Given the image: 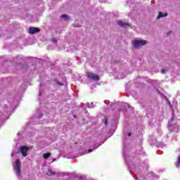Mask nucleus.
<instances>
[{"instance_id":"1","label":"nucleus","mask_w":180,"mask_h":180,"mask_svg":"<svg viewBox=\"0 0 180 180\" xmlns=\"http://www.w3.org/2000/svg\"><path fill=\"white\" fill-rule=\"evenodd\" d=\"M22 165V163L20 162V160H16L15 163L13 166V169L15 171V174L18 178H20V174L22 172L20 167Z\"/></svg>"},{"instance_id":"2","label":"nucleus","mask_w":180,"mask_h":180,"mask_svg":"<svg viewBox=\"0 0 180 180\" xmlns=\"http://www.w3.org/2000/svg\"><path fill=\"white\" fill-rule=\"evenodd\" d=\"M147 44V41L146 40H138V39H135L134 41V46L135 47V49H140L142 46H146V44Z\"/></svg>"},{"instance_id":"3","label":"nucleus","mask_w":180,"mask_h":180,"mask_svg":"<svg viewBox=\"0 0 180 180\" xmlns=\"http://www.w3.org/2000/svg\"><path fill=\"white\" fill-rule=\"evenodd\" d=\"M87 78H91V79H94V81H99V76L96 74H94L92 72L86 73Z\"/></svg>"},{"instance_id":"4","label":"nucleus","mask_w":180,"mask_h":180,"mask_svg":"<svg viewBox=\"0 0 180 180\" xmlns=\"http://www.w3.org/2000/svg\"><path fill=\"white\" fill-rule=\"evenodd\" d=\"M27 151H29V147L27 146H21L20 148L22 157H27Z\"/></svg>"},{"instance_id":"5","label":"nucleus","mask_w":180,"mask_h":180,"mask_svg":"<svg viewBox=\"0 0 180 180\" xmlns=\"http://www.w3.org/2000/svg\"><path fill=\"white\" fill-rule=\"evenodd\" d=\"M30 34H36V33H39L40 32V28L31 27L28 30Z\"/></svg>"},{"instance_id":"6","label":"nucleus","mask_w":180,"mask_h":180,"mask_svg":"<svg viewBox=\"0 0 180 180\" xmlns=\"http://www.w3.org/2000/svg\"><path fill=\"white\" fill-rule=\"evenodd\" d=\"M117 25H119V26H120L121 27H126V26H130V25L127 22H124L122 21H119L117 22Z\"/></svg>"},{"instance_id":"7","label":"nucleus","mask_w":180,"mask_h":180,"mask_svg":"<svg viewBox=\"0 0 180 180\" xmlns=\"http://www.w3.org/2000/svg\"><path fill=\"white\" fill-rule=\"evenodd\" d=\"M165 16H168V13H166L164 14L162 12H160L156 19H161V18H165Z\"/></svg>"},{"instance_id":"8","label":"nucleus","mask_w":180,"mask_h":180,"mask_svg":"<svg viewBox=\"0 0 180 180\" xmlns=\"http://www.w3.org/2000/svg\"><path fill=\"white\" fill-rule=\"evenodd\" d=\"M51 153H46L43 155V158H44V160H47V158H49V157H51Z\"/></svg>"},{"instance_id":"9","label":"nucleus","mask_w":180,"mask_h":180,"mask_svg":"<svg viewBox=\"0 0 180 180\" xmlns=\"http://www.w3.org/2000/svg\"><path fill=\"white\" fill-rule=\"evenodd\" d=\"M47 175H49L50 176L53 175H56V172H53L51 169H49L47 172Z\"/></svg>"},{"instance_id":"10","label":"nucleus","mask_w":180,"mask_h":180,"mask_svg":"<svg viewBox=\"0 0 180 180\" xmlns=\"http://www.w3.org/2000/svg\"><path fill=\"white\" fill-rule=\"evenodd\" d=\"M179 165H180V156H179L178 158H177V162L176 163V167H178Z\"/></svg>"},{"instance_id":"11","label":"nucleus","mask_w":180,"mask_h":180,"mask_svg":"<svg viewBox=\"0 0 180 180\" xmlns=\"http://www.w3.org/2000/svg\"><path fill=\"white\" fill-rule=\"evenodd\" d=\"M61 18H63V19H68V15H67L65 14H63V15H61Z\"/></svg>"},{"instance_id":"12","label":"nucleus","mask_w":180,"mask_h":180,"mask_svg":"<svg viewBox=\"0 0 180 180\" xmlns=\"http://www.w3.org/2000/svg\"><path fill=\"white\" fill-rule=\"evenodd\" d=\"M167 73V70L162 69V74H166Z\"/></svg>"},{"instance_id":"13","label":"nucleus","mask_w":180,"mask_h":180,"mask_svg":"<svg viewBox=\"0 0 180 180\" xmlns=\"http://www.w3.org/2000/svg\"><path fill=\"white\" fill-rule=\"evenodd\" d=\"M52 41H53V43H57V39H56V38H53V39H52Z\"/></svg>"},{"instance_id":"14","label":"nucleus","mask_w":180,"mask_h":180,"mask_svg":"<svg viewBox=\"0 0 180 180\" xmlns=\"http://www.w3.org/2000/svg\"><path fill=\"white\" fill-rule=\"evenodd\" d=\"M105 126H108V120H105Z\"/></svg>"},{"instance_id":"15","label":"nucleus","mask_w":180,"mask_h":180,"mask_svg":"<svg viewBox=\"0 0 180 180\" xmlns=\"http://www.w3.org/2000/svg\"><path fill=\"white\" fill-rule=\"evenodd\" d=\"M92 151H93L92 149H89L88 150V153H92Z\"/></svg>"},{"instance_id":"16","label":"nucleus","mask_w":180,"mask_h":180,"mask_svg":"<svg viewBox=\"0 0 180 180\" xmlns=\"http://www.w3.org/2000/svg\"><path fill=\"white\" fill-rule=\"evenodd\" d=\"M128 136L130 137V136H131V133H129V134H128Z\"/></svg>"},{"instance_id":"17","label":"nucleus","mask_w":180,"mask_h":180,"mask_svg":"<svg viewBox=\"0 0 180 180\" xmlns=\"http://www.w3.org/2000/svg\"><path fill=\"white\" fill-rule=\"evenodd\" d=\"M53 161H56V159H53Z\"/></svg>"}]
</instances>
